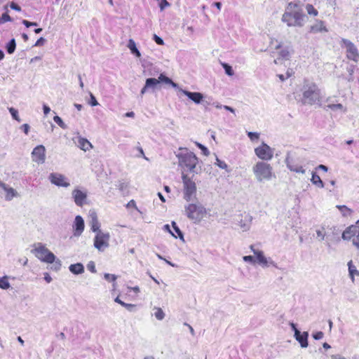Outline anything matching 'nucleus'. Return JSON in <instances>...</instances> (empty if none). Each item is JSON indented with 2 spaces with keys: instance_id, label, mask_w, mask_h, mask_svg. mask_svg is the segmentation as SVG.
Wrapping results in <instances>:
<instances>
[{
  "instance_id": "ddd939ff",
  "label": "nucleus",
  "mask_w": 359,
  "mask_h": 359,
  "mask_svg": "<svg viewBox=\"0 0 359 359\" xmlns=\"http://www.w3.org/2000/svg\"><path fill=\"white\" fill-rule=\"evenodd\" d=\"M32 158L33 161L43 164L46 160V149L43 145L36 146L32 152Z\"/></svg>"
},
{
  "instance_id": "bb28decb",
  "label": "nucleus",
  "mask_w": 359,
  "mask_h": 359,
  "mask_svg": "<svg viewBox=\"0 0 359 359\" xmlns=\"http://www.w3.org/2000/svg\"><path fill=\"white\" fill-rule=\"evenodd\" d=\"M146 88L149 89L151 88L152 90H155L158 88L159 81L158 79L155 78H149L146 79L145 81Z\"/></svg>"
},
{
  "instance_id": "3c124183",
  "label": "nucleus",
  "mask_w": 359,
  "mask_h": 359,
  "mask_svg": "<svg viewBox=\"0 0 359 359\" xmlns=\"http://www.w3.org/2000/svg\"><path fill=\"white\" fill-rule=\"evenodd\" d=\"M243 261L246 262H250L251 264H254L256 262V259L254 258V257L251 255H247L244 256L243 257Z\"/></svg>"
},
{
  "instance_id": "338daca9",
  "label": "nucleus",
  "mask_w": 359,
  "mask_h": 359,
  "mask_svg": "<svg viewBox=\"0 0 359 359\" xmlns=\"http://www.w3.org/2000/svg\"><path fill=\"white\" fill-rule=\"evenodd\" d=\"M43 113L45 115H47L50 111V107L46 104H43Z\"/></svg>"
},
{
  "instance_id": "a211bd4d",
  "label": "nucleus",
  "mask_w": 359,
  "mask_h": 359,
  "mask_svg": "<svg viewBox=\"0 0 359 359\" xmlns=\"http://www.w3.org/2000/svg\"><path fill=\"white\" fill-rule=\"evenodd\" d=\"M295 339L300 344L302 348H306L308 346V337L309 333L304 332L301 333L299 330H296L295 334H294Z\"/></svg>"
},
{
  "instance_id": "423d86ee",
  "label": "nucleus",
  "mask_w": 359,
  "mask_h": 359,
  "mask_svg": "<svg viewBox=\"0 0 359 359\" xmlns=\"http://www.w3.org/2000/svg\"><path fill=\"white\" fill-rule=\"evenodd\" d=\"M31 252L43 262L53 263L55 260V255L41 243L34 244Z\"/></svg>"
},
{
  "instance_id": "bf43d9fd",
  "label": "nucleus",
  "mask_w": 359,
  "mask_h": 359,
  "mask_svg": "<svg viewBox=\"0 0 359 359\" xmlns=\"http://www.w3.org/2000/svg\"><path fill=\"white\" fill-rule=\"evenodd\" d=\"M29 128H30V127L27 123H25V124L22 125L20 127V129H22L26 135L28 134V133L29 131Z\"/></svg>"
},
{
  "instance_id": "5fc2aeb1",
  "label": "nucleus",
  "mask_w": 359,
  "mask_h": 359,
  "mask_svg": "<svg viewBox=\"0 0 359 359\" xmlns=\"http://www.w3.org/2000/svg\"><path fill=\"white\" fill-rule=\"evenodd\" d=\"M1 21L3 22L11 21V18L7 13H3L1 18Z\"/></svg>"
},
{
  "instance_id": "39448f33",
  "label": "nucleus",
  "mask_w": 359,
  "mask_h": 359,
  "mask_svg": "<svg viewBox=\"0 0 359 359\" xmlns=\"http://www.w3.org/2000/svg\"><path fill=\"white\" fill-rule=\"evenodd\" d=\"M179 160V165L187 169L191 172L198 173L196 165L198 163V158L193 152H187L185 154H179L177 155Z\"/></svg>"
},
{
  "instance_id": "052dcab7",
  "label": "nucleus",
  "mask_w": 359,
  "mask_h": 359,
  "mask_svg": "<svg viewBox=\"0 0 359 359\" xmlns=\"http://www.w3.org/2000/svg\"><path fill=\"white\" fill-rule=\"evenodd\" d=\"M10 7L12 9L17 11H21V8L15 2H11V4H10Z\"/></svg>"
},
{
  "instance_id": "2f4dec72",
  "label": "nucleus",
  "mask_w": 359,
  "mask_h": 359,
  "mask_svg": "<svg viewBox=\"0 0 359 359\" xmlns=\"http://www.w3.org/2000/svg\"><path fill=\"white\" fill-rule=\"evenodd\" d=\"M154 316L156 317L157 320H162L165 318V314L161 308L154 307Z\"/></svg>"
},
{
  "instance_id": "09e8293b",
  "label": "nucleus",
  "mask_w": 359,
  "mask_h": 359,
  "mask_svg": "<svg viewBox=\"0 0 359 359\" xmlns=\"http://www.w3.org/2000/svg\"><path fill=\"white\" fill-rule=\"evenodd\" d=\"M248 136L249 137V138L252 140V141H254L255 140H258L259 137V134L257 133H255V132H248Z\"/></svg>"
},
{
  "instance_id": "0e129e2a",
  "label": "nucleus",
  "mask_w": 359,
  "mask_h": 359,
  "mask_svg": "<svg viewBox=\"0 0 359 359\" xmlns=\"http://www.w3.org/2000/svg\"><path fill=\"white\" fill-rule=\"evenodd\" d=\"M184 325L187 326L189 327L190 333L191 334L192 336L195 335V331H194V328L189 324L184 323Z\"/></svg>"
},
{
  "instance_id": "8fccbe9b",
  "label": "nucleus",
  "mask_w": 359,
  "mask_h": 359,
  "mask_svg": "<svg viewBox=\"0 0 359 359\" xmlns=\"http://www.w3.org/2000/svg\"><path fill=\"white\" fill-rule=\"evenodd\" d=\"M90 101H89V104H90L91 106L94 107V106H97L99 104V103L97 102L95 97L90 93Z\"/></svg>"
},
{
  "instance_id": "7ed1b4c3",
  "label": "nucleus",
  "mask_w": 359,
  "mask_h": 359,
  "mask_svg": "<svg viewBox=\"0 0 359 359\" xmlns=\"http://www.w3.org/2000/svg\"><path fill=\"white\" fill-rule=\"evenodd\" d=\"M186 216L194 224L200 223L207 214L205 208L199 202L191 203L184 206Z\"/></svg>"
},
{
  "instance_id": "b1692460",
  "label": "nucleus",
  "mask_w": 359,
  "mask_h": 359,
  "mask_svg": "<svg viewBox=\"0 0 359 359\" xmlns=\"http://www.w3.org/2000/svg\"><path fill=\"white\" fill-rule=\"evenodd\" d=\"M69 269L72 273L76 275L81 274L84 272V266L81 263L71 264Z\"/></svg>"
},
{
  "instance_id": "20e7f679",
  "label": "nucleus",
  "mask_w": 359,
  "mask_h": 359,
  "mask_svg": "<svg viewBox=\"0 0 359 359\" xmlns=\"http://www.w3.org/2000/svg\"><path fill=\"white\" fill-rule=\"evenodd\" d=\"M252 171L257 180L259 182L264 180H271L272 177H274L272 166L264 161H258L252 167Z\"/></svg>"
},
{
  "instance_id": "9b49d317",
  "label": "nucleus",
  "mask_w": 359,
  "mask_h": 359,
  "mask_svg": "<svg viewBox=\"0 0 359 359\" xmlns=\"http://www.w3.org/2000/svg\"><path fill=\"white\" fill-rule=\"evenodd\" d=\"M341 42L346 48V56L348 59L358 62L359 60V53L356 46L351 41L342 39Z\"/></svg>"
},
{
  "instance_id": "c756f323",
  "label": "nucleus",
  "mask_w": 359,
  "mask_h": 359,
  "mask_svg": "<svg viewBox=\"0 0 359 359\" xmlns=\"http://www.w3.org/2000/svg\"><path fill=\"white\" fill-rule=\"evenodd\" d=\"M104 278L109 282H113V290H115L116 287V280L117 279V276L114 274H110V273H104Z\"/></svg>"
},
{
  "instance_id": "c9c22d12",
  "label": "nucleus",
  "mask_w": 359,
  "mask_h": 359,
  "mask_svg": "<svg viewBox=\"0 0 359 359\" xmlns=\"http://www.w3.org/2000/svg\"><path fill=\"white\" fill-rule=\"evenodd\" d=\"M324 109L326 110L327 109H330L331 110L336 111V110H342L344 109V107L341 104H327V105L325 106Z\"/></svg>"
},
{
  "instance_id": "473e14b6",
  "label": "nucleus",
  "mask_w": 359,
  "mask_h": 359,
  "mask_svg": "<svg viewBox=\"0 0 359 359\" xmlns=\"http://www.w3.org/2000/svg\"><path fill=\"white\" fill-rule=\"evenodd\" d=\"M337 208L339 209V210L341 212L342 215L344 217H348L350 216L352 213V210L346 207V205H337Z\"/></svg>"
},
{
  "instance_id": "f257e3e1",
  "label": "nucleus",
  "mask_w": 359,
  "mask_h": 359,
  "mask_svg": "<svg viewBox=\"0 0 359 359\" xmlns=\"http://www.w3.org/2000/svg\"><path fill=\"white\" fill-rule=\"evenodd\" d=\"M306 15L303 13L299 6L295 3L288 4L282 16V21L288 27H302Z\"/></svg>"
},
{
  "instance_id": "e433bc0d",
  "label": "nucleus",
  "mask_w": 359,
  "mask_h": 359,
  "mask_svg": "<svg viewBox=\"0 0 359 359\" xmlns=\"http://www.w3.org/2000/svg\"><path fill=\"white\" fill-rule=\"evenodd\" d=\"M316 235H317V239L319 241H322L325 239V228L324 227H321L320 229H317L316 231Z\"/></svg>"
},
{
  "instance_id": "e2e57ef3",
  "label": "nucleus",
  "mask_w": 359,
  "mask_h": 359,
  "mask_svg": "<svg viewBox=\"0 0 359 359\" xmlns=\"http://www.w3.org/2000/svg\"><path fill=\"white\" fill-rule=\"evenodd\" d=\"M163 229L165 231H168L173 237L177 238V236L171 231L169 224H165L163 226Z\"/></svg>"
},
{
  "instance_id": "864d4df0",
  "label": "nucleus",
  "mask_w": 359,
  "mask_h": 359,
  "mask_svg": "<svg viewBox=\"0 0 359 359\" xmlns=\"http://www.w3.org/2000/svg\"><path fill=\"white\" fill-rule=\"evenodd\" d=\"M87 268L89 271H90L92 273H96V269H95V263L93 262H90L88 264H87Z\"/></svg>"
},
{
  "instance_id": "f704fd0d",
  "label": "nucleus",
  "mask_w": 359,
  "mask_h": 359,
  "mask_svg": "<svg viewBox=\"0 0 359 359\" xmlns=\"http://www.w3.org/2000/svg\"><path fill=\"white\" fill-rule=\"evenodd\" d=\"M11 287L9 282L8 281V276H5L0 278V288L3 290H7Z\"/></svg>"
},
{
  "instance_id": "aec40b11",
  "label": "nucleus",
  "mask_w": 359,
  "mask_h": 359,
  "mask_svg": "<svg viewBox=\"0 0 359 359\" xmlns=\"http://www.w3.org/2000/svg\"><path fill=\"white\" fill-rule=\"evenodd\" d=\"M0 191H4L6 194V199L8 201L11 200L15 195V191L9 187L7 184L0 182Z\"/></svg>"
},
{
  "instance_id": "58836bf2",
  "label": "nucleus",
  "mask_w": 359,
  "mask_h": 359,
  "mask_svg": "<svg viewBox=\"0 0 359 359\" xmlns=\"http://www.w3.org/2000/svg\"><path fill=\"white\" fill-rule=\"evenodd\" d=\"M306 10L308 14L312 15L313 16H316L318 13V11L311 4H307L306 6Z\"/></svg>"
},
{
  "instance_id": "0eeeda50",
  "label": "nucleus",
  "mask_w": 359,
  "mask_h": 359,
  "mask_svg": "<svg viewBox=\"0 0 359 359\" xmlns=\"http://www.w3.org/2000/svg\"><path fill=\"white\" fill-rule=\"evenodd\" d=\"M182 180L183 183L184 199L187 202L191 201L196 197V183L187 175L182 172Z\"/></svg>"
},
{
  "instance_id": "de8ad7c7",
  "label": "nucleus",
  "mask_w": 359,
  "mask_h": 359,
  "mask_svg": "<svg viewBox=\"0 0 359 359\" xmlns=\"http://www.w3.org/2000/svg\"><path fill=\"white\" fill-rule=\"evenodd\" d=\"M290 55V53L287 50H281L279 52V57H280L282 60H287L288 59Z\"/></svg>"
},
{
  "instance_id": "a18cd8bd",
  "label": "nucleus",
  "mask_w": 359,
  "mask_h": 359,
  "mask_svg": "<svg viewBox=\"0 0 359 359\" xmlns=\"http://www.w3.org/2000/svg\"><path fill=\"white\" fill-rule=\"evenodd\" d=\"M222 67L224 69L225 73L227 75H229V76H233V75L234 72H233V70L231 66H230L229 65H228L226 63H223L222 64Z\"/></svg>"
},
{
  "instance_id": "6ab92c4d",
  "label": "nucleus",
  "mask_w": 359,
  "mask_h": 359,
  "mask_svg": "<svg viewBox=\"0 0 359 359\" xmlns=\"http://www.w3.org/2000/svg\"><path fill=\"white\" fill-rule=\"evenodd\" d=\"M89 216L90 217V224L91 230L93 232H96V233H97L98 231H102L100 229V224L97 219V216L96 212L94 210H90L89 212Z\"/></svg>"
},
{
  "instance_id": "9d476101",
  "label": "nucleus",
  "mask_w": 359,
  "mask_h": 359,
  "mask_svg": "<svg viewBox=\"0 0 359 359\" xmlns=\"http://www.w3.org/2000/svg\"><path fill=\"white\" fill-rule=\"evenodd\" d=\"M255 153L257 156L264 161H270L273 156V149L268 144L262 142V144L255 149Z\"/></svg>"
},
{
  "instance_id": "72a5a7b5",
  "label": "nucleus",
  "mask_w": 359,
  "mask_h": 359,
  "mask_svg": "<svg viewBox=\"0 0 359 359\" xmlns=\"http://www.w3.org/2000/svg\"><path fill=\"white\" fill-rule=\"evenodd\" d=\"M250 222H251V219L250 218H248V219L245 218V219L244 221L241 220L240 222L239 225L243 231H246L250 229Z\"/></svg>"
},
{
  "instance_id": "4468645a",
  "label": "nucleus",
  "mask_w": 359,
  "mask_h": 359,
  "mask_svg": "<svg viewBox=\"0 0 359 359\" xmlns=\"http://www.w3.org/2000/svg\"><path fill=\"white\" fill-rule=\"evenodd\" d=\"M180 92L187 96L189 99L192 100L195 104H202L204 96L201 93L199 92H190L187 90L180 88Z\"/></svg>"
},
{
  "instance_id": "4be33fe9",
  "label": "nucleus",
  "mask_w": 359,
  "mask_h": 359,
  "mask_svg": "<svg viewBox=\"0 0 359 359\" xmlns=\"http://www.w3.org/2000/svg\"><path fill=\"white\" fill-rule=\"evenodd\" d=\"M255 255L257 257V261L259 264H260L263 267L269 266V262L267 258L264 255V252L262 251L255 252Z\"/></svg>"
},
{
  "instance_id": "69168bd1",
  "label": "nucleus",
  "mask_w": 359,
  "mask_h": 359,
  "mask_svg": "<svg viewBox=\"0 0 359 359\" xmlns=\"http://www.w3.org/2000/svg\"><path fill=\"white\" fill-rule=\"evenodd\" d=\"M44 280L48 283H50L52 281V278L48 273H44Z\"/></svg>"
},
{
  "instance_id": "cd10ccee",
  "label": "nucleus",
  "mask_w": 359,
  "mask_h": 359,
  "mask_svg": "<svg viewBox=\"0 0 359 359\" xmlns=\"http://www.w3.org/2000/svg\"><path fill=\"white\" fill-rule=\"evenodd\" d=\"M128 48L130 49L132 54L135 55L137 57H141V53L136 47V43L133 39H130L128 43Z\"/></svg>"
},
{
  "instance_id": "4c0bfd02",
  "label": "nucleus",
  "mask_w": 359,
  "mask_h": 359,
  "mask_svg": "<svg viewBox=\"0 0 359 359\" xmlns=\"http://www.w3.org/2000/svg\"><path fill=\"white\" fill-rule=\"evenodd\" d=\"M8 110H9V112L11 113L12 117L13 118V119L16 120L18 122L21 121V119L20 118V116L18 115V111L17 109H15L13 107H10L8 109Z\"/></svg>"
},
{
  "instance_id": "f03ea898",
  "label": "nucleus",
  "mask_w": 359,
  "mask_h": 359,
  "mask_svg": "<svg viewBox=\"0 0 359 359\" xmlns=\"http://www.w3.org/2000/svg\"><path fill=\"white\" fill-rule=\"evenodd\" d=\"M321 100L320 90L313 83H305L302 88V104H320Z\"/></svg>"
},
{
  "instance_id": "5701e85b",
  "label": "nucleus",
  "mask_w": 359,
  "mask_h": 359,
  "mask_svg": "<svg viewBox=\"0 0 359 359\" xmlns=\"http://www.w3.org/2000/svg\"><path fill=\"white\" fill-rule=\"evenodd\" d=\"M78 147L85 151L93 147L91 143L87 139L83 137H79Z\"/></svg>"
},
{
  "instance_id": "603ef678",
  "label": "nucleus",
  "mask_w": 359,
  "mask_h": 359,
  "mask_svg": "<svg viewBox=\"0 0 359 359\" xmlns=\"http://www.w3.org/2000/svg\"><path fill=\"white\" fill-rule=\"evenodd\" d=\"M154 41L158 44V45H163L164 42L163 40L156 34H154L153 36Z\"/></svg>"
},
{
  "instance_id": "dca6fc26",
  "label": "nucleus",
  "mask_w": 359,
  "mask_h": 359,
  "mask_svg": "<svg viewBox=\"0 0 359 359\" xmlns=\"http://www.w3.org/2000/svg\"><path fill=\"white\" fill-rule=\"evenodd\" d=\"M74 235L75 236H79L81 235L84 230V220L81 216L77 215L75 217L74 225Z\"/></svg>"
},
{
  "instance_id": "393cba45",
  "label": "nucleus",
  "mask_w": 359,
  "mask_h": 359,
  "mask_svg": "<svg viewBox=\"0 0 359 359\" xmlns=\"http://www.w3.org/2000/svg\"><path fill=\"white\" fill-rule=\"evenodd\" d=\"M158 80L159 81V84L162 83L166 85H170L175 88H178V85L176 83L173 82L171 79L168 78L163 74H161L159 75Z\"/></svg>"
},
{
  "instance_id": "6e6552de",
  "label": "nucleus",
  "mask_w": 359,
  "mask_h": 359,
  "mask_svg": "<svg viewBox=\"0 0 359 359\" xmlns=\"http://www.w3.org/2000/svg\"><path fill=\"white\" fill-rule=\"evenodd\" d=\"M341 238L344 241H351L353 245L359 250V219L343 231Z\"/></svg>"
},
{
  "instance_id": "a878e982",
  "label": "nucleus",
  "mask_w": 359,
  "mask_h": 359,
  "mask_svg": "<svg viewBox=\"0 0 359 359\" xmlns=\"http://www.w3.org/2000/svg\"><path fill=\"white\" fill-rule=\"evenodd\" d=\"M348 273L349 276L352 280V281H354V276H359V271L357 270L356 266L353 264V261L351 260L348 262Z\"/></svg>"
},
{
  "instance_id": "a19ab883",
  "label": "nucleus",
  "mask_w": 359,
  "mask_h": 359,
  "mask_svg": "<svg viewBox=\"0 0 359 359\" xmlns=\"http://www.w3.org/2000/svg\"><path fill=\"white\" fill-rule=\"evenodd\" d=\"M172 226L174 229V231L177 233L178 235V237L181 239V240H183L184 241V235L182 232V231L180 229V228L178 227V226L177 225L176 222H172Z\"/></svg>"
},
{
  "instance_id": "1a4fd4ad",
  "label": "nucleus",
  "mask_w": 359,
  "mask_h": 359,
  "mask_svg": "<svg viewBox=\"0 0 359 359\" xmlns=\"http://www.w3.org/2000/svg\"><path fill=\"white\" fill-rule=\"evenodd\" d=\"M109 233L98 231L94 238V247L100 252L104 251L109 246Z\"/></svg>"
},
{
  "instance_id": "774afa93",
  "label": "nucleus",
  "mask_w": 359,
  "mask_h": 359,
  "mask_svg": "<svg viewBox=\"0 0 359 359\" xmlns=\"http://www.w3.org/2000/svg\"><path fill=\"white\" fill-rule=\"evenodd\" d=\"M223 107H224V109H225L227 111H231V113H235L234 109H233L232 107H231L229 106L224 105Z\"/></svg>"
},
{
  "instance_id": "f3484780",
  "label": "nucleus",
  "mask_w": 359,
  "mask_h": 359,
  "mask_svg": "<svg viewBox=\"0 0 359 359\" xmlns=\"http://www.w3.org/2000/svg\"><path fill=\"white\" fill-rule=\"evenodd\" d=\"M285 163L287 167V168L292 172H295L297 173H302L304 174L306 170L303 168L301 165H295L292 160L290 158V153H287L286 158H285Z\"/></svg>"
},
{
  "instance_id": "680f3d73",
  "label": "nucleus",
  "mask_w": 359,
  "mask_h": 359,
  "mask_svg": "<svg viewBox=\"0 0 359 359\" xmlns=\"http://www.w3.org/2000/svg\"><path fill=\"white\" fill-rule=\"evenodd\" d=\"M123 307H125L128 311H132L133 309L135 307V304H132L125 303L124 305H123Z\"/></svg>"
},
{
  "instance_id": "4d7b16f0",
  "label": "nucleus",
  "mask_w": 359,
  "mask_h": 359,
  "mask_svg": "<svg viewBox=\"0 0 359 359\" xmlns=\"http://www.w3.org/2000/svg\"><path fill=\"white\" fill-rule=\"evenodd\" d=\"M324 336V334L323 332L321 331H319V332H317L314 334H313V337L316 339V340H319V339H321Z\"/></svg>"
},
{
  "instance_id": "f8f14e48",
  "label": "nucleus",
  "mask_w": 359,
  "mask_h": 359,
  "mask_svg": "<svg viewBox=\"0 0 359 359\" xmlns=\"http://www.w3.org/2000/svg\"><path fill=\"white\" fill-rule=\"evenodd\" d=\"M50 182L57 187H68L70 184L67 182V178L62 174L51 172L48 176Z\"/></svg>"
},
{
  "instance_id": "49530a36",
  "label": "nucleus",
  "mask_w": 359,
  "mask_h": 359,
  "mask_svg": "<svg viewBox=\"0 0 359 359\" xmlns=\"http://www.w3.org/2000/svg\"><path fill=\"white\" fill-rule=\"evenodd\" d=\"M196 146L201 149L203 154L208 156L209 154H210V151H208V149H207V147H205L204 145L201 144V143L199 142H196Z\"/></svg>"
},
{
  "instance_id": "c85d7f7f",
  "label": "nucleus",
  "mask_w": 359,
  "mask_h": 359,
  "mask_svg": "<svg viewBox=\"0 0 359 359\" xmlns=\"http://www.w3.org/2000/svg\"><path fill=\"white\" fill-rule=\"evenodd\" d=\"M311 182L320 188L324 187V183L321 180L320 177L315 172H312Z\"/></svg>"
},
{
  "instance_id": "ea45409f",
  "label": "nucleus",
  "mask_w": 359,
  "mask_h": 359,
  "mask_svg": "<svg viewBox=\"0 0 359 359\" xmlns=\"http://www.w3.org/2000/svg\"><path fill=\"white\" fill-rule=\"evenodd\" d=\"M128 187L129 183L128 182L120 181L118 182V188L121 191L125 192L126 190H128Z\"/></svg>"
},
{
  "instance_id": "6e6d98bb",
  "label": "nucleus",
  "mask_w": 359,
  "mask_h": 359,
  "mask_svg": "<svg viewBox=\"0 0 359 359\" xmlns=\"http://www.w3.org/2000/svg\"><path fill=\"white\" fill-rule=\"evenodd\" d=\"M159 6L161 10L163 11L165 7H169L170 4L167 0H161Z\"/></svg>"
},
{
  "instance_id": "7c9ffc66",
  "label": "nucleus",
  "mask_w": 359,
  "mask_h": 359,
  "mask_svg": "<svg viewBox=\"0 0 359 359\" xmlns=\"http://www.w3.org/2000/svg\"><path fill=\"white\" fill-rule=\"evenodd\" d=\"M16 48V43L15 39H12L9 41V42L6 44V51L9 54H12L14 53Z\"/></svg>"
},
{
  "instance_id": "37998d69",
  "label": "nucleus",
  "mask_w": 359,
  "mask_h": 359,
  "mask_svg": "<svg viewBox=\"0 0 359 359\" xmlns=\"http://www.w3.org/2000/svg\"><path fill=\"white\" fill-rule=\"evenodd\" d=\"M52 266H50V269L57 271L60 269L62 264L61 261L58 259L55 258V260L53 263H51Z\"/></svg>"
},
{
  "instance_id": "c03bdc74",
  "label": "nucleus",
  "mask_w": 359,
  "mask_h": 359,
  "mask_svg": "<svg viewBox=\"0 0 359 359\" xmlns=\"http://www.w3.org/2000/svg\"><path fill=\"white\" fill-rule=\"evenodd\" d=\"M53 120L62 128L66 129L67 128V125L63 122L62 119L60 116H55L53 117Z\"/></svg>"
},
{
  "instance_id": "79ce46f5",
  "label": "nucleus",
  "mask_w": 359,
  "mask_h": 359,
  "mask_svg": "<svg viewBox=\"0 0 359 359\" xmlns=\"http://www.w3.org/2000/svg\"><path fill=\"white\" fill-rule=\"evenodd\" d=\"M215 164L217 165L221 169H224L228 171L227 164L225 162L221 161L217 156H216V162L215 163Z\"/></svg>"
},
{
  "instance_id": "13d9d810",
  "label": "nucleus",
  "mask_w": 359,
  "mask_h": 359,
  "mask_svg": "<svg viewBox=\"0 0 359 359\" xmlns=\"http://www.w3.org/2000/svg\"><path fill=\"white\" fill-rule=\"evenodd\" d=\"M46 42V39L43 37H40L34 44V46H41Z\"/></svg>"
},
{
  "instance_id": "2eb2a0df",
  "label": "nucleus",
  "mask_w": 359,
  "mask_h": 359,
  "mask_svg": "<svg viewBox=\"0 0 359 359\" xmlns=\"http://www.w3.org/2000/svg\"><path fill=\"white\" fill-rule=\"evenodd\" d=\"M72 195L76 205L80 207L83 206L87 198L86 194L79 189H75L72 191Z\"/></svg>"
},
{
  "instance_id": "412c9836",
  "label": "nucleus",
  "mask_w": 359,
  "mask_h": 359,
  "mask_svg": "<svg viewBox=\"0 0 359 359\" xmlns=\"http://www.w3.org/2000/svg\"><path fill=\"white\" fill-rule=\"evenodd\" d=\"M328 30L324 25L322 20H317L315 24L311 26L310 32L318 33L325 32H327Z\"/></svg>"
}]
</instances>
